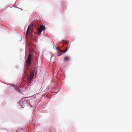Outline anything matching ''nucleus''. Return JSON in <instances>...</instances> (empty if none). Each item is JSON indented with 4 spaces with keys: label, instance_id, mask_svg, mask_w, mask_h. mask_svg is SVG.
<instances>
[{
    "label": "nucleus",
    "instance_id": "2",
    "mask_svg": "<svg viewBox=\"0 0 132 132\" xmlns=\"http://www.w3.org/2000/svg\"><path fill=\"white\" fill-rule=\"evenodd\" d=\"M34 71H32L31 72L30 76L28 77L27 79V81L28 83H30L34 75Z\"/></svg>",
    "mask_w": 132,
    "mask_h": 132
},
{
    "label": "nucleus",
    "instance_id": "7",
    "mask_svg": "<svg viewBox=\"0 0 132 132\" xmlns=\"http://www.w3.org/2000/svg\"><path fill=\"white\" fill-rule=\"evenodd\" d=\"M33 31V29L32 28H31V27L29 28V31L30 32H32ZM29 34L30 33H29Z\"/></svg>",
    "mask_w": 132,
    "mask_h": 132
},
{
    "label": "nucleus",
    "instance_id": "6",
    "mask_svg": "<svg viewBox=\"0 0 132 132\" xmlns=\"http://www.w3.org/2000/svg\"><path fill=\"white\" fill-rule=\"evenodd\" d=\"M33 24L32 23H31V24L30 25H29L28 26V28L27 30L26 31V33H27V34H29V28L30 27H32V26Z\"/></svg>",
    "mask_w": 132,
    "mask_h": 132
},
{
    "label": "nucleus",
    "instance_id": "10",
    "mask_svg": "<svg viewBox=\"0 0 132 132\" xmlns=\"http://www.w3.org/2000/svg\"><path fill=\"white\" fill-rule=\"evenodd\" d=\"M30 104V106L32 107H34V105H32L31 104Z\"/></svg>",
    "mask_w": 132,
    "mask_h": 132
},
{
    "label": "nucleus",
    "instance_id": "1",
    "mask_svg": "<svg viewBox=\"0 0 132 132\" xmlns=\"http://www.w3.org/2000/svg\"><path fill=\"white\" fill-rule=\"evenodd\" d=\"M32 59V55L30 54H29L28 56L26 62L25 64L26 69L28 70L29 69L30 64L31 63V61Z\"/></svg>",
    "mask_w": 132,
    "mask_h": 132
},
{
    "label": "nucleus",
    "instance_id": "5",
    "mask_svg": "<svg viewBox=\"0 0 132 132\" xmlns=\"http://www.w3.org/2000/svg\"><path fill=\"white\" fill-rule=\"evenodd\" d=\"M27 105V103L26 102L23 101L21 105V107L22 108H23L24 107H25Z\"/></svg>",
    "mask_w": 132,
    "mask_h": 132
},
{
    "label": "nucleus",
    "instance_id": "3",
    "mask_svg": "<svg viewBox=\"0 0 132 132\" xmlns=\"http://www.w3.org/2000/svg\"><path fill=\"white\" fill-rule=\"evenodd\" d=\"M45 28L44 26L42 24L41 25L40 27L37 29V31L39 35H40L42 31L43 30H44Z\"/></svg>",
    "mask_w": 132,
    "mask_h": 132
},
{
    "label": "nucleus",
    "instance_id": "8",
    "mask_svg": "<svg viewBox=\"0 0 132 132\" xmlns=\"http://www.w3.org/2000/svg\"><path fill=\"white\" fill-rule=\"evenodd\" d=\"M69 60V59L67 57H65L64 58V61H67Z\"/></svg>",
    "mask_w": 132,
    "mask_h": 132
},
{
    "label": "nucleus",
    "instance_id": "4",
    "mask_svg": "<svg viewBox=\"0 0 132 132\" xmlns=\"http://www.w3.org/2000/svg\"><path fill=\"white\" fill-rule=\"evenodd\" d=\"M68 48V47H67L66 48V49L64 50H61L60 48H59L58 50V52H60V53H65L67 51V48Z\"/></svg>",
    "mask_w": 132,
    "mask_h": 132
},
{
    "label": "nucleus",
    "instance_id": "9",
    "mask_svg": "<svg viewBox=\"0 0 132 132\" xmlns=\"http://www.w3.org/2000/svg\"><path fill=\"white\" fill-rule=\"evenodd\" d=\"M69 43V42L67 41H64V43L65 44V45H68V44Z\"/></svg>",
    "mask_w": 132,
    "mask_h": 132
},
{
    "label": "nucleus",
    "instance_id": "11",
    "mask_svg": "<svg viewBox=\"0 0 132 132\" xmlns=\"http://www.w3.org/2000/svg\"><path fill=\"white\" fill-rule=\"evenodd\" d=\"M61 55V54H59L58 55V56H60Z\"/></svg>",
    "mask_w": 132,
    "mask_h": 132
}]
</instances>
